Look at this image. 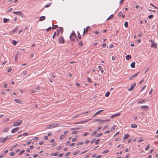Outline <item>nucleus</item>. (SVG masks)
Returning <instances> with one entry per match:
<instances>
[{
	"label": "nucleus",
	"instance_id": "40",
	"mask_svg": "<svg viewBox=\"0 0 158 158\" xmlns=\"http://www.w3.org/2000/svg\"><path fill=\"white\" fill-rule=\"evenodd\" d=\"M60 31L61 33H62L63 31V28L62 27H60Z\"/></svg>",
	"mask_w": 158,
	"mask_h": 158
},
{
	"label": "nucleus",
	"instance_id": "49",
	"mask_svg": "<svg viewBox=\"0 0 158 158\" xmlns=\"http://www.w3.org/2000/svg\"><path fill=\"white\" fill-rule=\"evenodd\" d=\"M17 54H16L15 56V61H17V60H18V57H17Z\"/></svg>",
	"mask_w": 158,
	"mask_h": 158
},
{
	"label": "nucleus",
	"instance_id": "34",
	"mask_svg": "<svg viewBox=\"0 0 158 158\" xmlns=\"http://www.w3.org/2000/svg\"><path fill=\"white\" fill-rule=\"evenodd\" d=\"M58 27V26L57 25H55L53 26L52 27V29H55Z\"/></svg>",
	"mask_w": 158,
	"mask_h": 158
},
{
	"label": "nucleus",
	"instance_id": "61",
	"mask_svg": "<svg viewBox=\"0 0 158 158\" xmlns=\"http://www.w3.org/2000/svg\"><path fill=\"white\" fill-rule=\"evenodd\" d=\"M79 152V151H78L77 152H75L73 153V155H76V154H78V153Z\"/></svg>",
	"mask_w": 158,
	"mask_h": 158
},
{
	"label": "nucleus",
	"instance_id": "62",
	"mask_svg": "<svg viewBox=\"0 0 158 158\" xmlns=\"http://www.w3.org/2000/svg\"><path fill=\"white\" fill-rule=\"evenodd\" d=\"M31 140H30L28 141L27 143V145H29V144L31 143Z\"/></svg>",
	"mask_w": 158,
	"mask_h": 158
},
{
	"label": "nucleus",
	"instance_id": "8",
	"mask_svg": "<svg viewBox=\"0 0 158 158\" xmlns=\"http://www.w3.org/2000/svg\"><path fill=\"white\" fill-rule=\"evenodd\" d=\"M18 29V27H16L13 30L11 31L10 32V33L11 34H13Z\"/></svg>",
	"mask_w": 158,
	"mask_h": 158
},
{
	"label": "nucleus",
	"instance_id": "16",
	"mask_svg": "<svg viewBox=\"0 0 158 158\" xmlns=\"http://www.w3.org/2000/svg\"><path fill=\"white\" fill-rule=\"evenodd\" d=\"M135 63L133 62L131 64V66L132 68H135Z\"/></svg>",
	"mask_w": 158,
	"mask_h": 158
},
{
	"label": "nucleus",
	"instance_id": "60",
	"mask_svg": "<svg viewBox=\"0 0 158 158\" xmlns=\"http://www.w3.org/2000/svg\"><path fill=\"white\" fill-rule=\"evenodd\" d=\"M102 126H100V127H98L97 128V131H98V130H100L102 128Z\"/></svg>",
	"mask_w": 158,
	"mask_h": 158
},
{
	"label": "nucleus",
	"instance_id": "44",
	"mask_svg": "<svg viewBox=\"0 0 158 158\" xmlns=\"http://www.w3.org/2000/svg\"><path fill=\"white\" fill-rule=\"evenodd\" d=\"M15 154V152H12L10 154V156H14Z\"/></svg>",
	"mask_w": 158,
	"mask_h": 158
},
{
	"label": "nucleus",
	"instance_id": "45",
	"mask_svg": "<svg viewBox=\"0 0 158 158\" xmlns=\"http://www.w3.org/2000/svg\"><path fill=\"white\" fill-rule=\"evenodd\" d=\"M39 139V138L37 137H35L34 138L33 140H37Z\"/></svg>",
	"mask_w": 158,
	"mask_h": 158
},
{
	"label": "nucleus",
	"instance_id": "19",
	"mask_svg": "<svg viewBox=\"0 0 158 158\" xmlns=\"http://www.w3.org/2000/svg\"><path fill=\"white\" fill-rule=\"evenodd\" d=\"M131 127L132 128H137V126L136 124H132L131 126Z\"/></svg>",
	"mask_w": 158,
	"mask_h": 158
},
{
	"label": "nucleus",
	"instance_id": "25",
	"mask_svg": "<svg viewBox=\"0 0 158 158\" xmlns=\"http://www.w3.org/2000/svg\"><path fill=\"white\" fill-rule=\"evenodd\" d=\"M65 137V136L64 135H61L59 138L61 139H63Z\"/></svg>",
	"mask_w": 158,
	"mask_h": 158
},
{
	"label": "nucleus",
	"instance_id": "12",
	"mask_svg": "<svg viewBox=\"0 0 158 158\" xmlns=\"http://www.w3.org/2000/svg\"><path fill=\"white\" fill-rule=\"evenodd\" d=\"M126 59L127 60H130V59H131V55H128L127 56H126Z\"/></svg>",
	"mask_w": 158,
	"mask_h": 158
},
{
	"label": "nucleus",
	"instance_id": "1",
	"mask_svg": "<svg viewBox=\"0 0 158 158\" xmlns=\"http://www.w3.org/2000/svg\"><path fill=\"white\" fill-rule=\"evenodd\" d=\"M58 125V123H54L47 126V128L48 129H51L52 128L55 127L56 126H57Z\"/></svg>",
	"mask_w": 158,
	"mask_h": 158
},
{
	"label": "nucleus",
	"instance_id": "53",
	"mask_svg": "<svg viewBox=\"0 0 158 158\" xmlns=\"http://www.w3.org/2000/svg\"><path fill=\"white\" fill-rule=\"evenodd\" d=\"M87 80H88V81L89 82H92V81H91V79L89 77H88L87 78Z\"/></svg>",
	"mask_w": 158,
	"mask_h": 158
},
{
	"label": "nucleus",
	"instance_id": "22",
	"mask_svg": "<svg viewBox=\"0 0 158 158\" xmlns=\"http://www.w3.org/2000/svg\"><path fill=\"white\" fill-rule=\"evenodd\" d=\"M110 94V93L109 91L107 92L106 94H105V96L106 97H108L109 96V95Z\"/></svg>",
	"mask_w": 158,
	"mask_h": 158
},
{
	"label": "nucleus",
	"instance_id": "27",
	"mask_svg": "<svg viewBox=\"0 0 158 158\" xmlns=\"http://www.w3.org/2000/svg\"><path fill=\"white\" fill-rule=\"evenodd\" d=\"M121 115V114L119 113H118L114 114V117H118L119 116Z\"/></svg>",
	"mask_w": 158,
	"mask_h": 158
},
{
	"label": "nucleus",
	"instance_id": "47",
	"mask_svg": "<svg viewBox=\"0 0 158 158\" xmlns=\"http://www.w3.org/2000/svg\"><path fill=\"white\" fill-rule=\"evenodd\" d=\"M90 112V111H87V112H85L81 113V114H80L81 115V114H86L88 113L89 112Z\"/></svg>",
	"mask_w": 158,
	"mask_h": 158
},
{
	"label": "nucleus",
	"instance_id": "4",
	"mask_svg": "<svg viewBox=\"0 0 158 158\" xmlns=\"http://www.w3.org/2000/svg\"><path fill=\"white\" fill-rule=\"evenodd\" d=\"M22 123V121L21 120H19L15 122L13 124L14 126H18L20 125Z\"/></svg>",
	"mask_w": 158,
	"mask_h": 158
},
{
	"label": "nucleus",
	"instance_id": "30",
	"mask_svg": "<svg viewBox=\"0 0 158 158\" xmlns=\"http://www.w3.org/2000/svg\"><path fill=\"white\" fill-rule=\"evenodd\" d=\"M145 102V101L144 100H142L140 101H139L137 102L138 103H143Z\"/></svg>",
	"mask_w": 158,
	"mask_h": 158
},
{
	"label": "nucleus",
	"instance_id": "26",
	"mask_svg": "<svg viewBox=\"0 0 158 158\" xmlns=\"http://www.w3.org/2000/svg\"><path fill=\"white\" fill-rule=\"evenodd\" d=\"M128 23L127 22H125L124 23V26L126 27H127L128 26Z\"/></svg>",
	"mask_w": 158,
	"mask_h": 158
},
{
	"label": "nucleus",
	"instance_id": "20",
	"mask_svg": "<svg viewBox=\"0 0 158 158\" xmlns=\"http://www.w3.org/2000/svg\"><path fill=\"white\" fill-rule=\"evenodd\" d=\"M71 35L74 36H75V37L77 39V40L78 41V39H77V36L76 35V34H75V32L74 31H72V33H71Z\"/></svg>",
	"mask_w": 158,
	"mask_h": 158
},
{
	"label": "nucleus",
	"instance_id": "14",
	"mask_svg": "<svg viewBox=\"0 0 158 158\" xmlns=\"http://www.w3.org/2000/svg\"><path fill=\"white\" fill-rule=\"evenodd\" d=\"M45 19V17L44 16H41L39 19V21H42L44 20Z\"/></svg>",
	"mask_w": 158,
	"mask_h": 158
},
{
	"label": "nucleus",
	"instance_id": "37",
	"mask_svg": "<svg viewBox=\"0 0 158 158\" xmlns=\"http://www.w3.org/2000/svg\"><path fill=\"white\" fill-rule=\"evenodd\" d=\"M149 148H150L149 145V144H148L146 147L145 149V150L146 151L148 150L149 149Z\"/></svg>",
	"mask_w": 158,
	"mask_h": 158
},
{
	"label": "nucleus",
	"instance_id": "5",
	"mask_svg": "<svg viewBox=\"0 0 158 158\" xmlns=\"http://www.w3.org/2000/svg\"><path fill=\"white\" fill-rule=\"evenodd\" d=\"M58 42L60 43H64V40L63 36L60 37L58 39Z\"/></svg>",
	"mask_w": 158,
	"mask_h": 158
},
{
	"label": "nucleus",
	"instance_id": "2",
	"mask_svg": "<svg viewBox=\"0 0 158 158\" xmlns=\"http://www.w3.org/2000/svg\"><path fill=\"white\" fill-rule=\"evenodd\" d=\"M13 13L15 14L19 15L22 18L24 17V15L21 11L13 12Z\"/></svg>",
	"mask_w": 158,
	"mask_h": 158
},
{
	"label": "nucleus",
	"instance_id": "31",
	"mask_svg": "<svg viewBox=\"0 0 158 158\" xmlns=\"http://www.w3.org/2000/svg\"><path fill=\"white\" fill-rule=\"evenodd\" d=\"M103 135V133H99V134H97V135L95 136V137H99L100 136H101V135Z\"/></svg>",
	"mask_w": 158,
	"mask_h": 158
},
{
	"label": "nucleus",
	"instance_id": "63",
	"mask_svg": "<svg viewBox=\"0 0 158 158\" xmlns=\"http://www.w3.org/2000/svg\"><path fill=\"white\" fill-rule=\"evenodd\" d=\"M130 148H127L125 150V152H127L129 151Z\"/></svg>",
	"mask_w": 158,
	"mask_h": 158
},
{
	"label": "nucleus",
	"instance_id": "36",
	"mask_svg": "<svg viewBox=\"0 0 158 158\" xmlns=\"http://www.w3.org/2000/svg\"><path fill=\"white\" fill-rule=\"evenodd\" d=\"M100 142V140L99 139H97L95 140V143L96 144H98Z\"/></svg>",
	"mask_w": 158,
	"mask_h": 158
},
{
	"label": "nucleus",
	"instance_id": "33",
	"mask_svg": "<svg viewBox=\"0 0 158 158\" xmlns=\"http://www.w3.org/2000/svg\"><path fill=\"white\" fill-rule=\"evenodd\" d=\"M17 42L15 40H13V45H14V46H15V45H16L17 43Z\"/></svg>",
	"mask_w": 158,
	"mask_h": 158
},
{
	"label": "nucleus",
	"instance_id": "10",
	"mask_svg": "<svg viewBox=\"0 0 158 158\" xmlns=\"http://www.w3.org/2000/svg\"><path fill=\"white\" fill-rule=\"evenodd\" d=\"M94 120L97 121H100V122H103L109 121H110V120H108V119L103 120H102V119H94Z\"/></svg>",
	"mask_w": 158,
	"mask_h": 158
},
{
	"label": "nucleus",
	"instance_id": "57",
	"mask_svg": "<svg viewBox=\"0 0 158 158\" xmlns=\"http://www.w3.org/2000/svg\"><path fill=\"white\" fill-rule=\"evenodd\" d=\"M12 8H10L6 12H9L10 11H11L12 10Z\"/></svg>",
	"mask_w": 158,
	"mask_h": 158
},
{
	"label": "nucleus",
	"instance_id": "39",
	"mask_svg": "<svg viewBox=\"0 0 158 158\" xmlns=\"http://www.w3.org/2000/svg\"><path fill=\"white\" fill-rule=\"evenodd\" d=\"M153 15H151L148 16V18L149 19H151L153 18Z\"/></svg>",
	"mask_w": 158,
	"mask_h": 158
},
{
	"label": "nucleus",
	"instance_id": "15",
	"mask_svg": "<svg viewBox=\"0 0 158 158\" xmlns=\"http://www.w3.org/2000/svg\"><path fill=\"white\" fill-rule=\"evenodd\" d=\"M6 138H7V137H5L4 138H0V143H1V142H2V143H3L5 141V139H6Z\"/></svg>",
	"mask_w": 158,
	"mask_h": 158
},
{
	"label": "nucleus",
	"instance_id": "23",
	"mask_svg": "<svg viewBox=\"0 0 158 158\" xmlns=\"http://www.w3.org/2000/svg\"><path fill=\"white\" fill-rule=\"evenodd\" d=\"M9 129V128H5L3 131V132H7L8 131Z\"/></svg>",
	"mask_w": 158,
	"mask_h": 158
},
{
	"label": "nucleus",
	"instance_id": "3",
	"mask_svg": "<svg viewBox=\"0 0 158 158\" xmlns=\"http://www.w3.org/2000/svg\"><path fill=\"white\" fill-rule=\"evenodd\" d=\"M136 85V84L134 82L133 84H132L131 85V86L128 89V91H131L134 88L135 86Z\"/></svg>",
	"mask_w": 158,
	"mask_h": 158
},
{
	"label": "nucleus",
	"instance_id": "13",
	"mask_svg": "<svg viewBox=\"0 0 158 158\" xmlns=\"http://www.w3.org/2000/svg\"><path fill=\"white\" fill-rule=\"evenodd\" d=\"M141 108L143 110H146L148 109V107L147 106H141Z\"/></svg>",
	"mask_w": 158,
	"mask_h": 158
},
{
	"label": "nucleus",
	"instance_id": "6",
	"mask_svg": "<svg viewBox=\"0 0 158 158\" xmlns=\"http://www.w3.org/2000/svg\"><path fill=\"white\" fill-rule=\"evenodd\" d=\"M149 41L151 42V47L154 48H156L157 47V45L156 44H155V42L154 41L152 40H150Z\"/></svg>",
	"mask_w": 158,
	"mask_h": 158
},
{
	"label": "nucleus",
	"instance_id": "32",
	"mask_svg": "<svg viewBox=\"0 0 158 158\" xmlns=\"http://www.w3.org/2000/svg\"><path fill=\"white\" fill-rule=\"evenodd\" d=\"M80 115H81V114H78L76 115V116H74L73 117H72V118L73 119H74V118H76L79 117Z\"/></svg>",
	"mask_w": 158,
	"mask_h": 158
},
{
	"label": "nucleus",
	"instance_id": "46",
	"mask_svg": "<svg viewBox=\"0 0 158 158\" xmlns=\"http://www.w3.org/2000/svg\"><path fill=\"white\" fill-rule=\"evenodd\" d=\"M70 154H71L70 152H67L65 154V156H68Z\"/></svg>",
	"mask_w": 158,
	"mask_h": 158
},
{
	"label": "nucleus",
	"instance_id": "28",
	"mask_svg": "<svg viewBox=\"0 0 158 158\" xmlns=\"http://www.w3.org/2000/svg\"><path fill=\"white\" fill-rule=\"evenodd\" d=\"M97 132H98V131H97V130H96L95 131H94V132H93L91 134V135L92 136H93L94 135V134H96L97 133Z\"/></svg>",
	"mask_w": 158,
	"mask_h": 158
},
{
	"label": "nucleus",
	"instance_id": "58",
	"mask_svg": "<svg viewBox=\"0 0 158 158\" xmlns=\"http://www.w3.org/2000/svg\"><path fill=\"white\" fill-rule=\"evenodd\" d=\"M84 144V143L83 142H79V143H77V145H82V144Z\"/></svg>",
	"mask_w": 158,
	"mask_h": 158
},
{
	"label": "nucleus",
	"instance_id": "18",
	"mask_svg": "<svg viewBox=\"0 0 158 158\" xmlns=\"http://www.w3.org/2000/svg\"><path fill=\"white\" fill-rule=\"evenodd\" d=\"M15 101L17 103H18L19 104L21 103V101L20 100H19L17 99H15Z\"/></svg>",
	"mask_w": 158,
	"mask_h": 158
},
{
	"label": "nucleus",
	"instance_id": "50",
	"mask_svg": "<svg viewBox=\"0 0 158 158\" xmlns=\"http://www.w3.org/2000/svg\"><path fill=\"white\" fill-rule=\"evenodd\" d=\"M12 70V68L10 67L9 68L7 69V71L8 72H10Z\"/></svg>",
	"mask_w": 158,
	"mask_h": 158
},
{
	"label": "nucleus",
	"instance_id": "55",
	"mask_svg": "<svg viewBox=\"0 0 158 158\" xmlns=\"http://www.w3.org/2000/svg\"><path fill=\"white\" fill-rule=\"evenodd\" d=\"M27 73V72L26 71H23V74L25 75H26Z\"/></svg>",
	"mask_w": 158,
	"mask_h": 158
},
{
	"label": "nucleus",
	"instance_id": "24",
	"mask_svg": "<svg viewBox=\"0 0 158 158\" xmlns=\"http://www.w3.org/2000/svg\"><path fill=\"white\" fill-rule=\"evenodd\" d=\"M113 15H111L110 16H109L107 19V20H108L110 19H112L113 18Z\"/></svg>",
	"mask_w": 158,
	"mask_h": 158
},
{
	"label": "nucleus",
	"instance_id": "35",
	"mask_svg": "<svg viewBox=\"0 0 158 158\" xmlns=\"http://www.w3.org/2000/svg\"><path fill=\"white\" fill-rule=\"evenodd\" d=\"M116 128V126L114 125L113 126V127L111 128V130L112 131L114 130Z\"/></svg>",
	"mask_w": 158,
	"mask_h": 158
},
{
	"label": "nucleus",
	"instance_id": "48",
	"mask_svg": "<svg viewBox=\"0 0 158 158\" xmlns=\"http://www.w3.org/2000/svg\"><path fill=\"white\" fill-rule=\"evenodd\" d=\"M52 29V27H48L47 29H46V30H47V31H48Z\"/></svg>",
	"mask_w": 158,
	"mask_h": 158
},
{
	"label": "nucleus",
	"instance_id": "52",
	"mask_svg": "<svg viewBox=\"0 0 158 158\" xmlns=\"http://www.w3.org/2000/svg\"><path fill=\"white\" fill-rule=\"evenodd\" d=\"M78 133V131H74V132H73L72 133V134H77Z\"/></svg>",
	"mask_w": 158,
	"mask_h": 158
},
{
	"label": "nucleus",
	"instance_id": "54",
	"mask_svg": "<svg viewBox=\"0 0 158 158\" xmlns=\"http://www.w3.org/2000/svg\"><path fill=\"white\" fill-rule=\"evenodd\" d=\"M120 137L117 138L115 139V141H118L120 140Z\"/></svg>",
	"mask_w": 158,
	"mask_h": 158
},
{
	"label": "nucleus",
	"instance_id": "56",
	"mask_svg": "<svg viewBox=\"0 0 158 158\" xmlns=\"http://www.w3.org/2000/svg\"><path fill=\"white\" fill-rule=\"evenodd\" d=\"M77 141V139L76 138H73L72 139V141L73 142H75Z\"/></svg>",
	"mask_w": 158,
	"mask_h": 158
},
{
	"label": "nucleus",
	"instance_id": "51",
	"mask_svg": "<svg viewBox=\"0 0 158 158\" xmlns=\"http://www.w3.org/2000/svg\"><path fill=\"white\" fill-rule=\"evenodd\" d=\"M5 156V154H2L0 155V158H2L3 157Z\"/></svg>",
	"mask_w": 158,
	"mask_h": 158
},
{
	"label": "nucleus",
	"instance_id": "43",
	"mask_svg": "<svg viewBox=\"0 0 158 158\" xmlns=\"http://www.w3.org/2000/svg\"><path fill=\"white\" fill-rule=\"evenodd\" d=\"M79 45H81V46H83V43L82 41H80L79 43Z\"/></svg>",
	"mask_w": 158,
	"mask_h": 158
},
{
	"label": "nucleus",
	"instance_id": "29",
	"mask_svg": "<svg viewBox=\"0 0 158 158\" xmlns=\"http://www.w3.org/2000/svg\"><path fill=\"white\" fill-rule=\"evenodd\" d=\"M77 35H78V37L80 39H81V35L80 34V33L79 31H78L77 32Z\"/></svg>",
	"mask_w": 158,
	"mask_h": 158
},
{
	"label": "nucleus",
	"instance_id": "9",
	"mask_svg": "<svg viewBox=\"0 0 158 158\" xmlns=\"http://www.w3.org/2000/svg\"><path fill=\"white\" fill-rule=\"evenodd\" d=\"M139 73V72H138L137 73H136L135 75H132L131 77H130L129 78V79H131L134 78L135 77H136L138 75Z\"/></svg>",
	"mask_w": 158,
	"mask_h": 158
},
{
	"label": "nucleus",
	"instance_id": "17",
	"mask_svg": "<svg viewBox=\"0 0 158 158\" xmlns=\"http://www.w3.org/2000/svg\"><path fill=\"white\" fill-rule=\"evenodd\" d=\"M9 19H6V18H4L3 19V22L4 23H6L7 22H8L9 20Z\"/></svg>",
	"mask_w": 158,
	"mask_h": 158
},
{
	"label": "nucleus",
	"instance_id": "42",
	"mask_svg": "<svg viewBox=\"0 0 158 158\" xmlns=\"http://www.w3.org/2000/svg\"><path fill=\"white\" fill-rule=\"evenodd\" d=\"M51 3L48 4L46 5L45 6V7H48L51 6Z\"/></svg>",
	"mask_w": 158,
	"mask_h": 158
},
{
	"label": "nucleus",
	"instance_id": "59",
	"mask_svg": "<svg viewBox=\"0 0 158 158\" xmlns=\"http://www.w3.org/2000/svg\"><path fill=\"white\" fill-rule=\"evenodd\" d=\"M108 150H105V151H104L103 152H102V153L103 154H105L107 152H108Z\"/></svg>",
	"mask_w": 158,
	"mask_h": 158
},
{
	"label": "nucleus",
	"instance_id": "7",
	"mask_svg": "<svg viewBox=\"0 0 158 158\" xmlns=\"http://www.w3.org/2000/svg\"><path fill=\"white\" fill-rule=\"evenodd\" d=\"M19 128L18 127H17L16 128H15L14 129H13L11 131V133H15L17 132V131H18L19 130Z\"/></svg>",
	"mask_w": 158,
	"mask_h": 158
},
{
	"label": "nucleus",
	"instance_id": "64",
	"mask_svg": "<svg viewBox=\"0 0 158 158\" xmlns=\"http://www.w3.org/2000/svg\"><path fill=\"white\" fill-rule=\"evenodd\" d=\"M30 91L32 93H34L35 92V90L33 89H31Z\"/></svg>",
	"mask_w": 158,
	"mask_h": 158
},
{
	"label": "nucleus",
	"instance_id": "38",
	"mask_svg": "<svg viewBox=\"0 0 158 158\" xmlns=\"http://www.w3.org/2000/svg\"><path fill=\"white\" fill-rule=\"evenodd\" d=\"M108 127H109V126L108 125H106L103 128L102 130H104L105 129L108 128Z\"/></svg>",
	"mask_w": 158,
	"mask_h": 158
},
{
	"label": "nucleus",
	"instance_id": "11",
	"mask_svg": "<svg viewBox=\"0 0 158 158\" xmlns=\"http://www.w3.org/2000/svg\"><path fill=\"white\" fill-rule=\"evenodd\" d=\"M129 136L130 135L128 134H125L123 140L127 139L129 137Z\"/></svg>",
	"mask_w": 158,
	"mask_h": 158
},
{
	"label": "nucleus",
	"instance_id": "21",
	"mask_svg": "<svg viewBox=\"0 0 158 158\" xmlns=\"http://www.w3.org/2000/svg\"><path fill=\"white\" fill-rule=\"evenodd\" d=\"M58 155V152H55L53 153H51L50 154V155L51 156H57Z\"/></svg>",
	"mask_w": 158,
	"mask_h": 158
},
{
	"label": "nucleus",
	"instance_id": "41",
	"mask_svg": "<svg viewBox=\"0 0 158 158\" xmlns=\"http://www.w3.org/2000/svg\"><path fill=\"white\" fill-rule=\"evenodd\" d=\"M24 150H22L21 152H20V153H19V155H21L24 152Z\"/></svg>",
	"mask_w": 158,
	"mask_h": 158
}]
</instances>
